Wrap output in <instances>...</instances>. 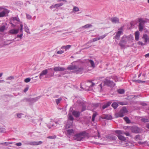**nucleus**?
Returning a JSON list of instances; mask_svg holds the SVG:
<instances>
[{"label":"nucleus","instance_id":"obj_1","mask_svg":"<svg viewBox=\"0 0 149 149\" xmlns=\"http://www.w3.org/2000/svg\"><path fill=\"white\" fill-rule=\"evenodd\" d=\"M127 111L126 107H123L120 111L115 114V117L116 118L122 117L125 115V113H127Z\"/></svg>","mask_w":149,"mask_h":149},{"label":"nucleus","instance_id":"obj_2","mask_svg":"<svg viewBox=\"0 0 149 149\" xmlns=\"http://www.w3.org/2000/svg\"><path fill=\"white\" fill-rule=\"evenodd\" d=\"M86 132L84 131L82 132L76 134L74 136V138L76 140L78 141H81L84 138L86 135Z\"/></svg>","mask_w":149,"mask_h":149},{"label":"nucleus","instance_id":"obj_3","mask_svg":"<svg viewBox=\"0 0 149 149\" xmlns=\"http://www.w3.org/2000/svg\"><path fill=\"white\" fill-rule=\"evenodd\" d=\"M103 85L107 86L110 87H114L115 84L113 81L109 79L108 78H106L103 81Z\"/></svg>","mask_w":149,"mask_h":149},{"label":"nucleus","instance_id":"obj_4","mask_svg":"<svg viewBox=\"0 0 149 149\" xmlns=\"http://www.w3.org/2000/svg\"><path fill=\"white\" fill-rule=\"evenodd\" d=\"M24 144L26 145H30L31 146H38L41 145L43 143L42 142L40 141H22Z\"/></svg>","mask_w":149,"mask_h":149},{"label":"nucleus","instance_id":"obj_5","mask_svg":"<svg viewBox=\"0 0 149 149\" xmlns=\"http://www.w3.org/2000/svg\"><path fill=\"white\" fill-rule=\"evenodd\" d=\"M0 17H3L6 16V15L8 14L10 12L9 10L6 9L5 8L0 7Z\"/></svg>","mask_w":149,"mask_h":149},{"label":"nucleus","instance_id":"obj_6","mask_svg":"<svg viewBox=\"0 0 149 149\" xmlns=\"http://www.w3.org/2000/svg\"><path fill=\"white\" fill-rule=\"evenodd\" d=\"M126 38V36L124 35L122 38L121 40L119 43V45L121 47H123L125 46V44L127 42Z\"/></svg>","mask_w":149,"mask_h":149},{"label":"nucleus","instance_id":"obj_7","mask_svg":"<svg viewBox=\"0 0 149 149\" xmlns=\"http://www.w3.org/2000/svg\"><path fill=\"white\" fill-rule=\"evenodd\" d=\"M139 21L140 22L139 25V30L140 31H141L143 29L145 22L141 18L139 19Z\"/></svg>","mask_w":149,"mask_h":149},{"label":"nucleus","instance_id":"obj_8","mask_svg":"<svg viewBox=\"0 0 149 149\" xmlns=\"http://www.w3.org/2000/svg\"><path fill=\"white\" fill-rule=\"evenodd\" d=\"M131 129L132 132L133 133H138L141 132L140 129L136 126H133L131 127Z\"/></svg>","mask_w":149,"mask_h":149},{"label":"nucleus","instance_id":"obj_9","mask_svg":"<svg viewBox=\"0 0 149 149\" xmlns=\"http://www.w3.org/2000/svg\"><path fill=\"white\" fill-rule=\"evenodd\" d=\"M48 70H52V68H51L47 69H45L43 71L40 73L39 75V78L40 79H41V77L43 76L44 75L48 73Z\"/></svg>","mask_w":149,"mask_h":149},{"label":"nucleus","instance_id":"obj_10","mask_svg":"<svg viewBox=\"0 0 149 149\" xmlns=\"http://www.w3.org/2000/svg\"><path fill=\"white\" fill-rule=\"evenodd\" d=\"M122 28L121 27L119 30L116 33V35L115 36V38L118 40L119 39V38L120 37V35L123 33V31L122 30Z\"/></svg>","mask_w":149,"mask_h":149},{"label":"nucleus","instance_id":"obj_11","mask_svg":"<svg viewBox=\"0 0 149 149\" xmlns=\"http://www.w3.org/2000/svg\"><path fill=\"white\" fill-rule=\"evenodd\" d=\"M142 38L143 39L144 42H145L144 43H146V45L147 42H149V36H148L147 34H144L143 35Z\"/></svg>","mask_w":149,"mask_h":149},{"label":"nucleus","instance_id":"obj_12","mask_svg":"<svg viewBox=\"0 0 149 149\" xmlns=\"http://www.w3.org/2000/svg\"><path fill=\"white\" fill-rule=\"evenodd\" d=\"M111 21L114 24H118L119 23V20L118 18L116 17H114L111 19Z\"/></svg>","mask_w":149,"mask_h":149},{"label":"nucleus","instance_id":"obj_13","mask_svg":"<svg viewBox=\"0 0 149 149\" xmlns=\"http://www.w3.org/2000/svg\"><path fill=\"white\" fill-rule=\"evenodd\" d=\"M83 70V68L81 67H79L77 66L76 65V68L74 69V72L76 73H81Z\"/></svg>","mask_w":149,"mask_h":149},{"label":"nucleus","instance_id":"obj_14","mask_svg":"<svg viewBox=\"0 0 149 149\" xmlns=\"http://www.w3.org/2000/svg\"><path fill=\"white\" fill-rule=\"evenodd\" d=\"M19 30V29H11L9 31L8 33H10L12 34H16L18 33Z\"/></svg>","mask_w":149,"mask_h":149},{"label":"nucleus","instance_id":"obj_15","mask_svg":"<svg viewBox=\"0 0 149 149\" xmlns=\"http://www.w3.org/2000/svg\"><path fill=\"white\" fill-rule=\"evenodd\" d=\"M53 70L56 72L58 71H63L65 70V68L63 67H55L54 68Z\"/></svg>","mask_w":149,"mask_h":149},{"label":"nucleus","instance_id":"obj_16","mask_svg":"<svg viewBox=\"0 0 149 149\" xmlns=\"http://www.w3.org/2000/svg\"><path fill=\"white\" fill-rule=\"evenodd\" d=\"M23 25L22 24H21L20 25V29L19 30H20V32L21 33V34L20 35H17V37L18 38H21L23 36L22 32H23Z\"/></svg>","mask_w":149,"mask_h":149},{"label":"nucleus","instance_id":"obj_17","mask_svg":"<svg viewBox=\"0 0 149 149\" xmlns=\"http://www.w3.org/2000/svg\"><path fill=\"white\" fill-rule=\"evenodd\" d=\"M106 137L108 139L112 140H115L116 139L117 137L115 136H112L110 135H109L106 136Z\"/></svg>","mask_w":149,"mask_h":149},{"label":"nucleus","instance_id":"obj_18","mask_svg":"<svg viewBox=\"0 0 149 149\" xmlns=\"http://www.w3.org/2000/svg\"><path fill=\"white\" fill-rule=\"evenodd\" d=\"M102 118L107 120H111L112 119V116L111 115L108 114L103 116L102 117Z\"/></svg>","mask_w":149,"mask_h":149},{"label":"nucleus","instance_id":"obj_19","mask_svg":"<svg viewBox=\"0 0 149 149\" xmlns=\"http://www.w3.org/2000/svg\"><path fill=\"white\" fill-rule=\"evenodd\" d=\"M80 113V112L76 111H74L72 112V115L76 118L79 117Z\"/></svg>","mask_w":149,"mask_h":149},{"label":"nucleus","instance_id":"obj_20","mask_svg":"<svg viewBox=\"0 0 149 149\" xmlns=\"http://www.w3.org/2000/svg\"><path fill=\"white\" fill-rule=\"evenodd\" d=\"M117 136L118 139L121 141H125L126 140V138L121 135H118Z\"/></svg>","mask_w":149,"mask_h":149},{"label":"nucleus","instance_id":"obj_21","mask_svg":"<svg viewBox=\"0 0 149 149\" xmlns=\"http://www.w3.org/2000/svg\"><path fill=\"white\" fill-rule=\"evenodd\" d=\"M126 38L128 42H132L133 40V38L132 35H130L128 36H126Z\"/></svg>","mask_w":149,"mask_h":149},{"label":"nucleus","instance_id":"obj_22","mask_svg":"<svg viewBox=\"0 0 149 149\" xmlns=\"http://www.w3.org/2000/svg\"><path fill=\"white\" fill-rule=\"evenodd\" d=\"M71 45H68L66 46H63L61 47V49H65V51H66L67 50L70 49L71 48Z\"/></svg>","mask_w":149,"mask_h":149},{"label":"nucleus","instance_id":"obj_23","mask_svg":"<svg viewBox=\"0 0 149 149\" xmlns=\"http://www.w3.org/2000/svg\"><path fill=\"white\" fill-rule=\"evenodd\" d=\"M111 102H107L106 104L104 105L102 107V109H104L107 108L111 104Z\"/></svg>","mask_w":149,"mask_h":149},{"label":"nucleus","instance_id":"obj_24","mask_svg":"<svg viewBox=\"0 0 149 149\" xmlns=\"http://www.w3.org/2000/svg\"><path fill=\"white\" fill-rule=\"evenodd\" d=\"M135 40L137 41L139 39V31H136L135 33Z\"/></svg>","mask_w":149,"mask_h":149},{"label":"nucleus","instance_id":"obj_25","mask_svg":"<svg viewBox=\"0 0 149 149\" xmlns=\"http://www.w3.org/2000/svg\"><path fill=\"white\" fill-rule=\"evenodd\" d=\"M115 133L118 135H121V134H125V132L121 130H116L115 131Z\"/></svg>","mask_w":149,"mask_h":149},{"label":"nucleus","instance_id":"obj_26","mask_svg":"<svg viewBox=\"0 0 149 149\" xmlns=\"http://www.w3.org/2000/svg\"><path fill=\"white\" fill-rule=\"evenodd\" d=\"M88 61L91 64V66L94 68L95 67V64L94 61L91 59L88 60Z\"/></svg>","mask_w":149,"mask_h":149},{"label":"nucleus","instance_id":"obj_27","mask_svg":"<svg viewBox=\"0 0 149 149\" xmlns=\"http://www.w3.org/2000/svg\"><path fill=\"white\" fill-rule=\"evenodd\" d=\"M125 145L128 146H134V145L133 143L128 141L127 142H126Z\"/></svg>","mask_w":149,"mask_h":149},{"label":"nucleus","instance_id":"obj_28","mask_svg":"<svg viewBox=\"0 0 149 149\" xmlns=\"http://www.w3.org/2000/svg\"><path fill=\"white\" fill-rule=\"evenodd\" d=\"M135 139L136 140H142V137L139 134L136 136L135 137Z\"/></svg>","mask_w":149,"mask_h":149},{"label":"nucleus","instance_id":"obj_29","mask_svg":"<svg viewBox=\"0 0 149 149\" xmlns=\"http://www.w3.org/2000/svg\"><path fill=\"white\" fill-rule=\"evenodd\" d=\"M67 134L69 135H71L73 133L74 130L73 129H69L67 130Z\"/></svg>","mask_w":149,"mask_h":149},{"label":"nucleus","instance_id":"obj_30","mask_svg":"<svg viewBox=\"0 0 149 149\" xmlns=\"http://www.w3.org/2000/svg\"><path fill=\"white\" fill-rule=\"evenodd\" d=\"M79 10V8L78 7L74 6L73 9L72 13H75L77 12Z\"/></svg>","mask_w":149,"mask_h":149},{"label":"nucleus","instance_id":"obj_31","mask_svg":"<svg viewBox=\"0 0 149 149\" xmlns=\"http://www.w3.org/2000/svg\"><path fill=\"white\" fill-rule=\"evenodd\" d=\"M76 68V65H72L70 66L68 68V69L70 70H74Z\"/></svg>","mask_w":149,"mask_h":149},{"label":"nucleus","instance_id":"obj_32","mask_svg":"<svg viewBox=\"0 0 149 149\" xmlns=\"http://www.w3.org/2000/svg\"><path fill=\"white\" fill-rule=\"evenodd\" d=\"M62 100V98L61 97L59 98L56 99L55 100V102L57 105H58V104Z\"/></svg>","mask_w":149,"mask_h":149},{"label":"nucleus","instance_id":"obj_33","mask_svg":"<svg viewBox=\"0 0 149 149\" xmlns=\"http://www.w3.org/2000/svg\"><path fill=\"white\" fill-rule=\"evenodd\" d=\"M118 106V104L116 102H113L111 105V106L114 108V109H116Z\"/></svg>","mask_w":149,"mask_h":149},{"label":"nucleus","instance_id":"obj_34","mask_svg":"<svg viewBox=\"0 0 149 149\" xmlns=\"http://www.w3.org/2000/svg\"><path fill=\"white\" fill-rule=\"evenodd\" d=\"M77 104L80 106H82L84 104V103L81 100H78L77 102Z\"/></svg>","mask_w":149,"mask_h":149},{"label":"nucleus","instance_id":"obj_35","mask_svg":"<svg viewBox=\"0 0 149 149\" xmlns=\"http://www.w3.org/2000/svg\"><path fill=\"white\" fill-rule=\"evenodd\" d=\"M6 26L4 25L1 26L0 27V32H3L5 30Z\"/></svg>","mask_w":149,"mask_h":149},{"label":"nucleus","instance_id":"obj_36","mask_svg":"<svg viewBox=\"0 0 149 149\" xmlns=\"http://www.w3.org/2000/svg\"><path fill=\"white\" fill-rule=\"evenodd\" d=\"M92 26L91 24H87L86 25H85L83 26L82 27V28H90L92 27Z\"/></svg>","mask_w":149,"mask_h":149},{"label":"nucleus","instance_id":"obj_37","mask_svg":"<svg viewBox=\"0 0 149 149\" xmlns=\"http://www.w3.org/2000/svg\"><path fill=\"white\" fill-rule=\"evenodd\" d=\"M124 119L127 123H130V121L128 117H125L124 118Z\"/></svg>","mask_w":149,"mask_h":149},{"label":"nucleus","instance_id":"obj_38","mask_svg":"<svg viewBox=\"0 0 149 149\" xmlns=\"http://www.w3.org/2000/svg\"><path fill=\"white\" fill-rule=\"evenodd\" d=\"M63 4L62 3H61L58 4H56L54 6V8H57L58 7L61 6L63 5Z\"/></svg>","mask_w":149,"mask_h":149},{"label":"nucleus","instance_id":"obj_39","mask_svg":"<svg viewBox=\"0 0 149 149\" xmlns=\"http://www.w3.org/2000/svg\"><path fill=\"white\" fill-rule=\"evenodd\" d=\"M141 120L142 121L145 123L148 122H149V120L148 119L145 118H142L141 119Z\"/></svg>","mask_w":149,"mask_h":149},{"label":"nucleus","instance_id":"obj_40","mask_svg":"<svg viewBox=\"0 0 149 149\" xmlns=\"http://www.w3.org/2000/svg\"><path fill=\"white\" fill-rule=\"evenodd\" d=\"M12 20L13 21H16L17 22H19L20 20L18 17H13L12 18Z\"/></svg>","mask_w":149,"mask_h":149},{"label":"nucleus","instance_id":"obj_41","mask_svg":"<svg viewBox=\"0 0 149 149\" xmlns=\"http://www.w3.org/2000/svg\"><path fill=\"white\" fill-rule=\"evenodd\" d=\"M118 92L120 94H123L124 93V90L123 89H119L118 90Z\"/></svg>","mask_w":149,"mask_h":149},{"label":"nucleus","instance_id":"obj_42","mask_svg":"<svg viewBox=\"0 0 149 149\" xmlns=\"http://www.w3.org/2000/svg\"><path fill=\"white\" fill-rule=\"evenodd\" d=\"M38 121H39V119H32V120L31 122L34 124H37Z\"/></svg>","mask_w":149,"mask_h":149},{"label":"nucleus","instance_id":"obj_43","mask_svg":"<svg viewBox=\"0 0 149 149\" xmlns=\"http://www.w3.org/2000/svg\"><path fill=\"white\" fill-rule=\"evenodd\" d=\"M82 108L81 110V112L83 111L86 109V106L84 104L82 105Z\"/></svg>","mask_w":149,"mask_h":149},{"label":"nucleus","instance_id":"obj_44","mask_svg":"<svg viewBox=\"0 0 149 149\" xmlns=\"http://www.w3.org/2000/svg\"><path fill=\"white\" fill-rule=\"evenodd\" d=\"M40 97V96H39L35 97L32 99V100L34 102H36V101H37V100H38V99H39Z\"/></svg>","mask_w":149,"mask_h":149},{"label":"nucleus","instance_id":"obj_45","mask_svg":"<svg viewBox=\"0 0 149 149\" xmlns=\"http://www.w3.org/2000/svg\"><path fill=\"white\" fill-rule=\"evenodd\" d=\"M6 132V129L5 128L3 127L0 128V132L1 133L5 132Z\"/></svg>","mask_w":149,"mask_h":149},{"label":"nucleus","instance_id":"obj_46","mask_svg":"<svg viewBox=\"0 0 149 149\" xmlns=\"http://www.w3.org/2000/svg\"><path fill=\"white\" fill-rule=\"evenodd\" d=\"M31 80V79L29 78H26L24 79V81L25 82L28 83Z\"/></svg>","mask_w":149,"mask_h":149},{"label":"nucleus","instance_id":"obj_47","mask_svg":"<svg viewBox=\"0 0 149 149\" xmlns=\"http://www.w3.org/2000/svg\"><path fill=\"white\" fill-rule=\"evenodd\" d=\"M68 115H69V119L70 120H73L74 119V118H73V117H72V116L70 114H68Z\"/></svg>","mask_w":149,"mask_h":149},{"label":"nucleus","instance_id":"obj_48","mask_svg":"<svg viewBox=\"0 0 149 149\" xmlns=\"http://www.w3.org/2000/svg\"><path fill=\"white\" fill-rule=\"evenodd\" d=\"M56 136L55 135H54L53 136H49L47 137V138H48V139H54L56 138Z\"/></svg>","mask_w":149,"mask_h":149},{"label":"nucleus","instance_id":"obj_49","mask_svg":"<svg viewBox=\"0 0 149 149\" xmlns=\"http://www.w3.org/2000/svg\"><path fill=\"white\" fill-rule=\"evenodd\" d=\"M137 44L138 45H141V46H143L144 45H146V43H143L141 41L138 42Z\"/></svg>","mask_w":149,"mask_h":149},{"label":"nucleus","instance_id":"obj_50","mask_svg":"<svg viewBox=\"0 0 149 149\" xmlns=\"http://www.w3.org/2000/svg\"><path fill=\"white\" fill-rule=\"evenodd\" d=\"M25 32H27L28 33H30L29 31V29L27 27V26H26V27H25Z\"/></svg>","mask_w":149,"mask_h":149},{"label":"nucleus","instance_id":"obj_51","mask_svg":"<svg viewBox=\"0 0 149 149\" xmlns=\"http://www.w3.org/2000/svg\"><path fill=\"white\" fill-rule=\"evenodd\" d=\"M50 125H51L52 127L55 126L54 124H52L51 123H50L49 124H48L47 125V127L49 129L51 128V127L50 126Z\"/></svg>","mask_w":149,"mask_h":149},{"label":"nucleus","instance_id":"obj_52","mask_svg":"<svg viewBox=\"0 0 149 149\" xmlns=\"http://www.w3.org/2000/svg\"><path fill=\"white\" fill-rule=\"evenodd\" d=\"M106 36V35H103L100 36L98 37V38H100L99 40L101 39H102Z\"/></svg>","mask_w":149,"mask_h":149},{"label":"nucleus","instance_id":"obj_53","mask_svg":"<svg viewBox=\"0 0 149 149\" xmlns=\"http://www.w3.org/2000/svg\"><path fill=\"white\" fill-rule=\"evenodd\" d=\"M26 17L28 19H31V17L30 15L28 14H26Z\"/></svg>","mask_w":149,"mask_h":149},{"label":"nucleus","instance_id":"obj_54","mask_svg":"<svg viewBox=\"0 0 149 149\" xmlns=\"http://www.w3.org/2000/svg\"><path fill=\"white\" fill-rule=\"evenodd\" d=\"M22 113H17V115L18 118H21L22 117Z\"/></svg>","mask_w":149,"mask_h":149},{"label":"nucleus","instance_id":"obj_55","mask_svg":"<svg viewBox=\"0 0 149 149\" xmlns=\"http://www.w3.org/2000/svg\"><path fill=\"white\" fill-rule=\"evenodd\" d=\"M64 53V51L62 50L58 51L56 53L57 54H62Z\"/></svg>","mask_w":149,"mask_h":149},{"label":"nucleus","instance_id":"obj_56","mask_svg":"<svg viewBox=\"0 0 149 149\" xmlns=\"http://www.w3.org/2000/svg\"><path fill=\"white\" fill-rule=\"evenodd\" d=\"M99 38H94L93 39V42H95L97 40H99Z\"/></svg>","mask_w":149,"mask_h":149},{"label":"nucleus","instance_id":"obj_57","mask_svg":"<svg viewBox=\"0 0 149 149\" xmlns=\"http://www.w3.org/2000/svg\"><path fill=\"white\" fill-rule=\"evenodd\" d=\"M15 145L17 146H20L22 145V143L21 142H19L18 143H15Z\"/></svg>","mask_w":149,"mask_h":149},{"label":"nucleus","instance_id":"obj_58","mask_svg":"<svg viewBox=\"0 0 149 149\" xmlns=\"http://www.w3.org/2000/svg\"><path fill=\"white\" fill-rule=\"evenodd\" d=\"M136 81L138 83H141L145 82V81H142L140 80H136Z\"/></svg>","mask_w":149,"mask_h":149},{"label":"nucleus","instance_id":"obj_59","mask_svg":"<svg viewBox=\"0 0 149 149\" xmlns=\"http://www.w3.org/2000/svg\"><path fill=\"white\" fill-rule=\"evenodd\" d=\"M28 89H29V87H26L24 90V92H26L27 91Z\"/></svg>","mask_w":149,"mask_h":149},{"label":"nucleus","instance_id":"obj_60","mask_svg":"<svg viewBox=\"0 0 149 149\" xmlns=\"http://www.w3.org/2000/svg\"><path fill=\"white\" fill-rule=\"evenodd\" d=\"M90 83L91 84V85L90 86V87L93 86H94L95 85V84L94 83H93V82H91V81H90Z\"/></svg>","mask_w":149,"mask_h":149},{"label":"nucleus","instance_id":"obj_61","mask_svg":"<svg viewBox=\"0 0 149 149\" xmlns=\"http://www.w3.org/2000/svg\"><path fill=\"white\" fill-rule=\"evenodd\" d=\"M96 116V114L95 113H94L93 114L92 118H95Z\"/></svg>","mask_w":149,"mask_h":149},{"label":"nucleus","instance_id":"obj_62","mask_svg":"<svg viewBox=\"0 0 149 149\" xmlns=\"http://www.w3.org/2000/svg\"><path fill=\"white\" fill-rule=\"evenodd\" d=\"M125 134L127 136H130V134L129 132H125Z\"/></svg>","mask_w":149,"mask_h":149},{"label":"nucleus","instance_id":"obj_63","mask_svg":"<svg viewBox=\"0 0 149 149\" xmlns=\"http://www.w3.org/2000/svg\"><path fill=\"white\" fill-rule=\"evenodd\" d=\"M13 79V77L10 76L8 77V79L9 80H11Z\"/></svg>","mask_w":149,"mask_h":149},{"label":"nucleus","instance_id":"obj_64","mask_svg":"<svg viewBox=\"0 0 149 149\" xmlns=\"http://www.w3.org/2000/svg\"><path fill=\"white\" fill-rule=\"evenodd\" d=\"M145 56L146 58H147V57H149V53H148L146 54V55H145Z\"/></svg>","mask_w":149,"mask_h":149}]
</instances>
